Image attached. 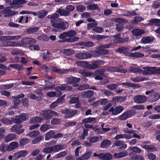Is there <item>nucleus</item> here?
I'll return each mask as SVG.
<instances>
[{
	"mask_svg": "<svg viewBox=\"0 0 160 160\" xmlns=\"http://www.w3.org/2000/svg\"><path fill=\"white\" fill-rule=\"evenodd\" d=\"M26 3V1L24 0H13L12 2H11L10 5H20Z\"/></svg>",
	"mask_w": 160,
	"mask_h": 160,
	"instance_id": "7c9ffc66",
	"label": "nucleus"
},
{
	"mask_svg": "<svg viewBox=\"0 0 160 160\" xmlns=\"http://www.w3.org/2000/svg\"><path fill=\"white\" fill-rule=\"evenodd\" d=\"M8 145L7 144L2 143L0 145V150L2 152L9 151Z\"/></svg>",
	"mask_w": 160,
	"mask_h": 160,
	"instance_id": "c9c22d12",
	"label": "nucleus"
},
{
	"mask_svg": "<svg viewBox=\"0 0 160 160\" xmlns=\"http://www.w3.org/2000/svg\"><path fill=\"white\" fill-rule=\"evenodd\" d=\"M75 57L80 59H86L91 58V55L88 52H79L75 54Z\"/></svg>",
	"mask_w": 160,
	"mask_h": 160,
	"instance_id": "6e6552de",
	"label": "nucleus"
},
{
	"mask_svg": "<svg viewBox=\"0 0 160 160\" xmlns=\"http://www.w3.org/2000/svg\"><path fill=\"white\" fill-rule=\"evenodd\" d=\"M134 101L138 103H141L145 102L147 100V97L145 96L138 95L133 98Z\"/></svg>",
	"mask_w": 160,
	"mask_h": 160,
	"instance_id": "0eeeda50",
	"label": "nucleus"
},
{
	"mask_svg": "<svg viewBox=\"0 0 160 160\" xmlns=\"http://www.w3.org/2000/svg\"><path fill=\"white\" fill-rule=\"evenodd\" d=\"M97 49L98 50L101 56L105 55L107 54L108 53V50L106 49L100 48V47L98 46Z\"/></svg>",
	"mask_w": 160,
	"mask_h": 160,
	"instance_id": "79ce46f5",
	"label": "nucleus"
},
{
	"mask_svg": "<svg viewBox=\"0 0 160 160\" xmlns=\"http://www.w3.org/2000/svg\"><path fill=\"white\" fill-rule=\"evenodd\" d=\"M126 99V97L125 96L115 97L113 98V101L119 102H123L125 101Z\"/></svg>",
	"mask_w": 160,
	"mask_h": 160,
	"instance_id": "e433bc0d",
	"label": "nucleus"
},
{
	"mask_svg": "<svg viewBox=\"0 0 160 160\" xmlns=\"http://www.w3.org/2000/svg\"><path fill=\"white\" fill-rule=\"evenodd\" d=\"M143 148L146 149L148 150V152H152L155 151H156V149L153 147L151 146H149L147 145H144L142 146Z\"/></svg>",
	"mask_w": 160,
	"mask_h": 160,
	"instance_id": "09e8293b",
	"label": "nucleus"
},
{
	"mask_svg": "<svg viewBox=\"0 0 160 160\" xmlns=\"http://www.w3.org/2000/svg\"><path fill=\"white\" fill-rule=\"evenodd\" d=\"M129 57L133 58H141L144 56V54L142 53L138 52H135L134 53H130Z\"/></svg>",
	"mask_w": 160,
	"mask_h": 160,
	"instance_id": "473e14b6",
	"label": "nucleus"
},
{
	"mask_svg": "<svg viewBox=\"0 0 160 160\" xmlns=\"http://www.w3.org/2000/svg\"><path fill=\"white\" fill-rule=\"evenodd\" d=\"M48 14V11L42 10L38 12V16L39 18H44Z\"/></svg>",
	"mask_w": 160,
	"mask_h": 160,
	"instance_id": "c756f323",
	"label": "nucleus"
},
{
	"mask_svg": "<svg viewBox=\"0 0 160 160\" xmlns=\"http://www.w3.org/2000/svg\"><path fill=\"white\" fill-rule=\"evenodd\" d=\"M37 95L36 97L37 98V100L38 101H41L42 97H43V94L41 91H37L35 92Z\"/></svg>",
	"mask_w": 160,
	"mask_h": 160,
	"instance_id": "de8ad7c7",
	"label": "nucleus"
},
{
	"mask_svg": "<svg viewBox=\"0 0 160 160\" xmlns=\"http://www.w3.org/2000/svg\"><path fill=\"white\" fill-rule=\"evenodd\" d=\"M0 63H2L7 60L6 55L4 53H1L0 54Z\"/></svg>",
	"mask_w": 160,
	"mask_h": 160,
	"instance_id": "13d9d810",
	"label": "nucleus"
},
{
	"mask_svg": "<svg viewBox=\"0 0 160 160\" xmlns=\"http://www.w3.org/2000/svg\"><path fill=\"white\" fill-rule=\"evenodd\" d=\"M0 121L3 123L6 124H12V120H10L7 118H2L0 119Z\"/></svg>",
	"mask_w": 160,
	"mask_h": 160,
	"instance_id": "49530a36",
	"label": "nucleus"
},
{
	"mask_svg": "<svg viewBox=\"0 0 160 160\" xmlns=\"http://www.w3.org/2000/svg\"><path fill=\"white\" fill-rule=\"evenodd\" d=\"M61 52L65 55H71L74 53V51L72 49H63Z\"/></svg>",
	"mask_w": 160,
	"mask_h": 160,
	"instance_id": "c85d7f7f",
	"label": "nucleus"
},
{
	"mask_svg": "<svg viewBox=\"0 0 160 160\" xmlns=\"http://www.w3.org/2000/svg\"><path fill=\"white\" fill-rule=\"evenodd\" d=\"M52 26L55 28L64 31L68 27L69 24L67 22H62L53 23L52 24Z\"/></svg>",
	"mask_w": 160,
	"mask_h": 160,
	"instance_id": "f03ea898",
	"label": "nucleus"
},
{
	"mask_svg": "<svg viewBox=\"0 0 160 160\" xmlns=\"http://www.w3.org/2000/svg\"><path fill=\"white\" fill-rule=\"evenodd\" d=\"M110 140L105 139L100 144V147L102 148H107L111 144Z\"/></svg>",
	"mask_w": 160,
	"mask_h": 160,
	"instance_id": "a211bd4d",
	"label": "nucleus"
},
{
	"mask_svg": "<svg viewBox=\"0 0 160 160\" xmlns=\"http://www.w3.org/2000/svg\"><path fill=\"white\" fill-rule=\"evenodd\" d=\"M43 137L42 136H39L37 138H35L32 141V143L33 144H36L40 142L42 139Z\"/></svg>",
	"mask_w": 160,
	"mask_h": 160,
	"instance_id": "e2e57ef3",
	"label": "nucleus"
},
{
	"mask_svg": "<svg viewBox=\"0 0 160 160\" xmlns=\"http://www.w3.org/2000/svg\"><path fill=\"white\" fill-rule=\"evenodd\" d=\"M27 155V151L26 150H22L18 152L13 154V158L15 159L21 157H25Z\"/></svg>",
	"mask_w": 160,
	"mask_h": 160,
	"instance_id": "4468645a",
	"label": "nucleus"
},
{
	"mask_svg": "<svg viewBox=\"0 0 160 160\" xmlns=\"http://www.w3.org/2000/svg\"><path fill=\"white\" fill-rule=\"evenodd\" d=\"M40 134L39 131H33L28 134V136L31 137H35L38 136Z\"/></svg>",
	"mask_w": 160,
	"mask_h": 160,
	"instance_id": "6e6d98bb",
	"label": "nucleus"
},
{
	"mask_svg": "<svg viewBox=\"0 0 160 160\" xmlns=\"http://www.w3.org/2000/svg\"><path fill=\"white\" fill-rule=\"evenodd\" d=\"M61 122L60 119L54 118L52 120L51 123L52 125L60 124Z\"/></svg>",
	"mask_w": 160,
	"mask_h": 160,
	"instance_id": "0e129e2a",
	"label": "nucleus"
},
{
	"mask_svg": "<svg viewBox=\"0 0 160 160\" xmlns=\"http://www.w3.org/2000/svg\"><path fill=\"white\" fill-rule=\"evenodd\" d=\"M19 146V144L17 142H13L10 143L8 145V150L9 151H12L17 148Z\"/></svg>",
	"mask_w": 160,
	"mask_h": 160,
	"instance_id": "5701e85b",
	"label": "nucleus"
},
{
	"mask_svg": "<svg viewBox=\"0 0 160 160\" xmlns=\"http://www.w3.org/2000/svg\"><path fill=\"white\" fill-rule=\"evenodd\" d=\"M57 12L61 15L64 16H68L70 14V12L67 11L66 10H63L61 9H59L58 10Z\"/></svg>",
	"mask_w": 160,
	"mask_h": 160,
	"instance_id": "58836bf2",
	"label": "nucleus"
},
{
	"mask_svg": "<svg viewBox=\"0 0 160 160\" xmlns=\"http://www.w3.org/2000/svg\"><path fill=\"white\" fill-rule=\"evenodd\" d=\"M87 8L89 10H94L98 9L99 7L97 4H93L88 5Z\"/></svg>",
	"mask_w": 160,
	"mask_h": 160,
	"instance_id": "603ef678",
	"label": "nucleus"
},
{
	"mask_svg": "<svg viewBox=\"0 0 160 160\" xmlns=\"http://www.w3.org/2000/svg\"><path fill=\"white\" fill-rule=\"evenodd\" d=\"M89 53L91 55V57L92 56L96 57H99L101 56L98 49V51H90Z\"/></svg>",
	"mask_w": 160,
	"mask_h": 160,
	"instance_id": "864d4df0",
	"label": "nucleus"
},
{
	"mask_svg": "<svg viewBox=\"0 0 160 160\" xmlns=\"http://www.w3.org/2000/svg\"><path fill=\"white\" fill-rule=\"evenodd\" d=\"M155 89H151L145 92V94L147 95L151 94L148 97L149 101L151 102H156L160 98V93L155 92Z\"/></svg>",
	"mask_w": 160,
	"mask_h": 160,
	"instance_id": "f257e3e1",
	"label": "nucleus"
},
{
	"mask_svg": "<svg viewBox=\"0 0 160 160\" xmlns=\"http://www.w3.org/2000/svg\"><path fill=\"white\" fill-rule=\"evenodd\" d=\"M50 110H43L41 114V116L46 119H50L52 118Z\"/></svg>",
	"mask_w": 160,
	"mask_h": 160,
	"instance_id": "dca6fc26",
	"label": "nucleus"
},
{
	"mask_svg": "<svg viewBox=\"0 0 160 160\" xmlns=\"http://www.w3.org/2000/svg\"><path fill=\"white\" fill-rule=\"evenodd\" d=\"M67 37L70 38H72L76 35V32L74 30H71L67 32H66Z\"/></svg>",
	"mask_w": 160,
	"mask_h": 160,
	"instance_id": "a19ab883",
	"label": "nucleus"
},
{
	"mask_svg": "<svg viewBox=\"0 0 160 160\" xmlns=\"http://www.w3.org/2000/svg\"><path fill=\"white\" fill-rule=\"evenodd\" d=\"M13 86L14 85L13 83L6 85H2L0 86V88L2 90H7L12 88Z\"/></svg>",
	"mask_w": 160,
	"mask_h": 160,
	"instance_id": "a18cd8bd",
	"label": "nucleus"
},
{
	"mask_svg": "<svg viewBox=\"0 0 160 160\" xmlns=\"http://www.w3.org/2000/svg\"><path fill=\"white\" fill-rule=\"evenodd\" d=\"M88 129L84 128L83 130V132L81 135L80 138L82 139L83 140L85 138V137L88 135Z\"/></svg>",
	"mask_w": 160,
	"mask_h": 160,
	"instance_id": "680f3d73",
	"label": "nucleus"
},
{
	"mask_svg": "<svg viewBox=\"0 0 160 160\" xmlns=\"http://www.w3.org/2000/svg\"><path fill=\"white\" fill-rule=\"evenodd\" d=\"M76 9L78 12H82L85 10L86 8L83 6L79 5L76 7Z\"/></svg>",
	"mask_w": 160,
	"mask_h": 160,
	"instance_id": "774afa93",
	"label": "nucleus"
},
{
	"mask_svg": "<svg viewBox=\"0 0 160 160\" xmlns=\"http://www.w3.org/2000/svg\"><path fill=\"white\" fill-rule=\"evenodd\" d=\"M21 38L20 35L16 36H4L0 37V41H6L10 40H13L15 39H18Z\"/></svg>",
	"mask_w": 160,
	"mask_h": 160,
	"instance_id": "ddd939ff",
	"label": "nucleus"
},
{
	"mask_svg": "<svg viewBox=\"0 0 160 160\" xmlns=\"http://www.w3.org/2000/svg\"><path fill=\"white\" fill-rule=\"evenodd\" d=\"M154 39V37L149 36L143 37L141 39V42L142 43L147 44L152 42Z\"/></svg>",
	"mask_w": 160,
	"mask_h": 160,
	"instance_id": "aec40b11",
	"label": "nucleus"
},
{
	"mask_svg": "<svg viewBox=\"0 0 160 160\" xmlns=\"http://www.w3.org/2000/svg\"><path fill=\"white\" fill-rule=\"evenodd\" d=\"M89 88V85L88 84H83L79 87L78 89L81 91H83Z\"/></svg>",
	"mask_w": 160,
	"mask_h": 160,
	"instance_id": "69168bd1",
	"label": "nucleus"
},
{
	"mask_svg": "<svg viewBox=\"0 0 160 160\" xmlns=\"http://www.w3.org/2000/svg\"><path fill=\"white\" fill-rule=\"evenodd\" d=\"M117 52L123 53L125 56L129 57L130 52L129 49L127 47H122L118 48L116 50Z\"/></svg>",
	"mask_w": 160,
	"mask_h": 160,
	"instance_id": "1a4fd4ad",
	"label": "nucleus"
},
{
	"mask_svg": "<svg viewBox=\"0 0 160 160\" xmlns=\"http://www.w3.org/2000/svg\"><path fill=\"white\" fill-rule=\"evenodd\" d=\"M80 80V78L72 76L67 78L65 81L67 83L73 85V86H75V85Z\"/></svg>",
	"mask_w": 160,
	"mask_h": 160,
	"instance_id": "423d86ee",
	"label": "nucleus"
},
{
	"mask_svg": "<svg viewBox=\"0 0 160 160\" xmlns=\"http://www.w3.org/2000/svg\"><path fill=\"white\" fill-rule=\"evenodd\" d=\"M91 155L90 152H88L83 154L81 157H79L77 160H86L88 159Z\"/></svg>",
	"mask_w": 160,
	"mask_h": 160,
	"instance_id": "f704fd0d",
	"label": "nucleus"
},
{
	"mask_svg": "<svg viewBox=\"0 0 160 160\" xmlns=\"http://www.w3.org/2000/svg\"><path fill=\"white\" fill-rule=\"evenodd\" d=\"M50 128V126L48 125L47 124H44L41 126L40 128V130L44 132Z\"/></svg>",
	"mask_w": 160,
	"mask_h": 160,
	"instance_id": "052dcab7",
	"label": "nucleus"
},
{
	"mask_svg": "<svg viewBox=\"0 0 160 160\" xmlns=\"http://www.w3.org/2000/svg\"><path fill=\"white\" fill-rule=\"evenodd\" d=\"M149 25H151L154 24L160 23V19H152L149 20Z\"/></svg>",
	"mask_w": 160,
	"mask_h": 160,
	"instance_id": "5fc2aeb1",
	"label": "nucleus"
},
{
	"mask_svg": "<svg viewBox=\"0 0 160 160\" xmlns=\"http://www.w3.org/2000/svg\"><path fill=\"white\" fill-rule=\"evenodd\" d=\"M13 7L12 6L9 7H7L6 9L1 12L4 14V16L5 17H9L11 16V10L9 9L10 8H13Z\"/></svg>",
	"mask_w": 160,
	"mask_h": 160,
	"instance_id": "bb28decb",
	"label": "nucleus"
},
{
	"mask_svg": "<svg viewBox=\"0 0 160 160\" xmlns=\"http://www.w3.org/2000/svg\"><path fill=\"white\" fill-rule=\"evenodd\" d=\"M145 32L144 30L138 29H134L132 31V34L136 36H141Z\"/></svg>",
	"mask_w": 160,
	"mask_h": 160,
	"instance_id": "412c9836",
	"label": "nucleus"
},
{
	"mask_svg": "<svg viewBox=\"0 0 160 160\" xmlns=\"http://www.w3.org/2000/svg\"><path fill=\"white\" fill-rule=\"evenodd\" d=\"M94 94V92L92 90H88L87 91L83 92L82 93L81 96L84 98H88L92 96Z\"/></svg>",
	"mask_w": 160,
	"mask_h": 160,
	"instance_id": "6ab92c4d",
	"label": "nucleus"
},
{
	"mask_svg": "<svg viewBox=\"0 0 160 160\" xmlns=\"http://www.w3.org/2000/svg\"><path fill=\"white\" fill-rule=\"evenodd\" d=\"M96 118H85L82 120V122L83 123H89L90 122H96Z\"/></svg>",
	"mask_w": 160,
	"mask_h": 160,
	"instance_id": "ea45409f",
	"label": "nucleus"
},
{
	"mask_svg": "<svg viewBox=\"0 0 160 160\" xmlns=\"http://www.w3.org/2000/svg\"><path fill=\"white\" fill-rule=\"evenodd\" d=\"M133 110L128 111L119 116V119L121 120H125L127 118L133 116L135 114Z\"/></svg>",
	"mask_w": 160,
	"mask_h": 160,
	"instance_id": "7ed1b4c3",
	"label": "nucleus"
},
{
	"mask_svg": "<svg viewBox=\"0 0 160 160\" xmlns=\"http://www.w3.org/2000/svg\"><path fill=\"white\" fill-rule=\"evenodd\" d=\"M78 72L84 77H91L94 74L93 72H87L85 69L80 70Z\"/></svg>",
	"mask_w": 160,
	"mask_h": 160,
	"instance_id": "cd10ccee",
	"label": "nucleus"
},
{
	"mask_svg": "<svg viewBox=\"0 0 160 160\" xmlns=\"http://www.w3.org/2000/svg\"><path fill=\"white\" fill-rule=\"evenodd\" d=\"M123 110V107L122 106H119L113 108L112 107L109 110V112H112L113 115H116L120 113Z\"/></svg>",
	"mask_w": 160,
	"mask_h": 160,
	"instance_id": "9d476101",
	"label": "nucleus"
},
{
	"mask_svg": "<svg viewBox=\"0 0 160 160\" xmlns=\"http://www.w3.org/2000/svg\"><path fill=\"white\" fill-rule=\"evenodd\" d=\"M129 71L133 73L141 72L142 70L138 68H133L130 67Z\"/></svg>",
	"mask_w": 160,
	"mask_h": 160,
	"instance_id": "3c124183",
	"label": "nucleus"
},
{
	"mask_svg": "<svg viewBox=\"0 0 160 160\" xmlns=\"http://www.w3.org/2000/svg\"><path fill=\"white\" fill-rule=\"evenodd\" d=\"M36 40L32 38H24L21 40V42L23 45L30 44H35Z\"/></svg>",
	"mask_w": 160,
	"mask_h": 160,
	"instance_id": "f8f14e48",
	"label": "nucleus"
},
{
	"mask_svg": "<svg viewBox=\"0 0 160 160\" xmlns=\"http://www.w3.org/2000/svg\"><path fill=\"white\" fill-rule=\"evenodd\" d=\"M68 151H65L57 154L56 155V158H59L65 156L67 154Z\"/></svg>",
	"mask_w": 160,
	"mask_h": 160,
	"instance_id": "bf43d9fd",
	"label": "nucleus"
},
{
	"mask_svg": "<svg viewBox=\"0 0 160 160\" xmlns=\"http://www.w3.org/2000/svg\"><path fill=\"white\" fill-rule=\"evenodd\" d=\"M18 117H19L17 116H16V118H12L11 120L12 123L13 122L15 123L18 124V125H19V124L22 123V121Z\"/></svg>",
	"mask_w": 160,
	"mask_h": 160,
	"instance_id": "8fccbe9b",
	"label": "nucleus"
},
{
	"mask_svg": "<svg viewBox=\"0 0 160 160\" xmlns=\"http://www.w3.org/2000/svg\"><path fill=\"white\" fill-rule=\"evenodd\" d=\"M22 126V125L21 124H15L11 128L10 130L12 132H15L18 134H20L24 131V129L21 128Z\"/></svg>",
	"mask_w": 160,
	"mask_h": 160,
	"instance_id": "20e7f679",
	"label": "nucleus"
},
{
	"mask_svg": "<svg viewBox=\"0 0 160 160\" xmlns=\"http://www.w3.org/2000/svg\"><path fill=\"white\" fill-rule=\"evenodd\" d=\"M81 44L87 47H91L93 45V42L91 41L82 42Z\"/></svg>",
	"mask_w": 160,
	"mask_h": 160,
	"instance_id": "4d7b16f0",
	"label": "nucleus"
},
{
	"mask_svg": "<svg viewBox=\"0 0 160 160\" xmlns=\"http://www.w3.org/2000/svg\"><path fill=\"white\" fill-rule=\"evenodd\" d=\"M132 80L133 82H138L147 80H148V78L146 77H137L132 79Z\"/></svg>",
	"mask_w": 160,
	"mask_h": 160,
	"instance_id": "c03bdc74",
	"label": "nucleus"
},
{
	"mask_svg": "<svg viewBox=\"0 0 160 160\" xmlns=\"http://www.w3.org/2000/svg\"><path fill=\"white\" fill-rule=\"evenodd\" d=\"M155 67H145L143 68L144 69L142 70V73L145 75H150L154 74V69Z\"/></svg>",
	"mask_w": 160,
	"mask_h": 160,
	"instance_id": "9b49d317",
	"label": "nucleus"
},
{
	"mask_svg": "<svg viewBox=\"0 0 160 160\" xmlns=\"http://www.w3.org/2000/svg\"><path fill=\"white\" fill-rule=\"evenodd\" d=\"M61 112L62 113L65 114L64 118H71L75 115L77 112V110H73L70 111L68 109H62Z\"/></svg>",
	"mask_w": 160,
	"mask_h": 160,
	"instance_id": "39448f33",
	"label": "nucleus"
},
{
	"mask_svg": "<svg viewBox=\"0 0 160 160\" xmlns=\"http://www.w3.org/2000/svg\"><path fill=\"white\" fill-rule=\"evenodd\" d=\"M29 141V139L27 138H23L20 139L19 142V144L20 146L22 147L28 143Z\"/></svg>",
	"mask_w": 160,
	"mask_h": 160,
	"instance_id": "4c0bfd02",
	"label": "nucleus"
},
{
	"mask_svg": "<svg viewBox=\"0 0 160 160\" xmlns=\"http://www.w3.org/2000/svg\"><path fill=\"white\" fill-rule=\"evenodd\" d=\"M107 70L111 72H119L120 68L116 67H111L107 68Z\"/></svg>",
	"mask_w": 160,
	"mask_h": 160,
	"instance_id": "338daca9",
	"label": "nucleus"
},
{
	"mask_svg": "<svg viewBox=\"0 0 160 160\" xmlns=\"http://www.w3.org/2000/svg\"><path fill=\"white\" fill-rule=\"evenodd\" d=\"M16 135L14 133H11L7 136L4 139L5 142H8L13 140L16 138Z\"/></svg>",
	"mask_w": 160,
	"mask_h": 160,
	"instance_id": "b1692460",
	"label": "nucleus"
},
{
	"mask_svg": "<svg viewBox=\"0 0 160 160\" xmlns=\"http://www.w3.org/2000/svg\"><path fill=\"white\" fill-rule=\"evenodd\" d=\"M128 155L127 152L124 151L118 153H115L113 156L116 158H120L124 157Z\"/></svg>",
	"mask_w": 160,
	"mask_h": 160,
	"instance_id": "393cba45",
	"label": "nucleus"
},
{
	"mask_svg": "<svg viewBox=\"0 0 160 160\" xmlns=\"http://www.w3.org/2000/svg\"><path fill=\"white\" fill-rule=\"evenodd\" d=\"M39 28L37 27H30L26 30V32L27 33L31 34L37 32Z\"/></svg>",
	"mask_w": 160,
	"mask_h": 160,
	"instance_id": "72a5a7b5",
	"label": "nucleus"
},
{
	"mask_svg": "<svg viewBox=\"0 0 160 160\" xmlns=\"http://www.w3.org/2000/svg\"><path fill=\"white\" fill-rule=\"evenodd\" d=\"M104 62L102 60L95 61L93 62L92 65L88 64V68L89 69H94L98 67V65L101 64H103Z\"/></svg>",
	"mask_w": 160,
	"mask_h": 160,
	"instance_id": "2eb2a0df",
	"label": "nucleus"
},
{
	"mask_svg": "<svg viewBox=\"0 0 160 160\" xmlns=\"http://www.w3.org/2000/svg\"><path fill=\"white\" fill-rule=\"evenodd\" d=\"M120 36V35L118 34L114 36V37H116V40L117 42L119 43H122L127 42L129 40V38L126 37L124 38H118Z\"/></svg>",
	"mask_w": 160,
	"mask_h": 160,
	"instance_id": "4be33fe9",
	"label": "nucleus"
},
{
	"mask_svg": "<svg viewBox=\"0 0 160 160\" xmlns=\"http://www.w3.org/2000/svg\"><path fill=\"white\" fill-rule=\"evenodd\" d=\"M1 44L3 47H15L18 45V44L15 42L10 41L3 42L1 43Z\"/></svg>",
	"mask_w": 160,
	"mask_h": 160,
	"instance_id": "a878e982",
	"label": "nucleus"
},
{
	"mask_svg": "<svg viewBox=\"0 0 160 160\" xmlns=\"http://www.w3.org/2000/svg\"><path fill=\"white\" fill-rule=\"evenodd\" d=\"M52 152H58L61 150L64 149V146L62 144L55 145L52 146L50 147Z\"/></svg>",
	"mask_w": 160,
	"mask_h": 160,
	"instance_id": "f3484780",
	"label": "nucleus"
},
{
	"mask_svg": "<svg viewBox=\"0 0 160 160\" xmlns=\"http://www.w3.org/2000/svg\"><path fill=\"white\" fill-rule=\"evenodd\" d=\"M42 121V119L40 117H36L33 118L30 120V122L32 123H40Z\"/></svg>",
	"mask_w": 160,
	"mask_h": 160,
	"instance_id": "37998d69",
	"label": "nucleus"
},
{
	"mask_svg": "<svg viewBox=\"0 0 160 160\" xmlns=\"http://www.w3.org/2000/svg\"><path fill=\"white\" fill-rule=\"evenodd\" d=\"M55 133L54 131L51 130L49 132L47 133L45 135V140H48L50 138H53L54 135V134Z\"/></svg>",
	"mask_w": 160,
	"mask_h": 160,
	"instance_id": "2f4dec72",
	"label": "nucleus"
}]
</instances>
